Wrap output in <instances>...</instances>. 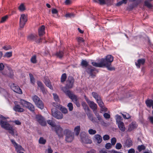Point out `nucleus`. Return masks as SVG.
Wrapping results in <instances>:
<instances>
[{"label": "nucleus", "instance_id": "obj_6", "mask_svg": "<svg viewBox=\"0 0 153 153\" xmlns=\"http://www.w3.org/2000/svg\"><path fill=\"white\" fill-rule=\"evenodd\" d=\"M80 136L81 141L82 143L85 144H91L92 143L91 140L88 138L85 132H82L80 133Z\"/></svg>", "mask_w": 153, "mask_h": 153}, {"label": "nucleus", "instance_id": "obj_63", "mask_svg": "<svg viewBox=\"0 0 153 153\" xmlns=\"http://www.w3.org/2000/svg\"><path fill=\"white\" fill-rule=\"evenodd\" d=\"M3 48L5 50L7 51L11 49V48L10 46H5L3 47Z\"/></svg>", "mask_w": 153, "mask_h": 153}, {"label": "nucleus", "instance_id": "obj_30", "mask_svg": "<svg viewBox=\"0 0 153 153\" xmlns=\"http://www.w3.org/2000/svg\"><path fill=\"white\" fill-rule=\"evenodd\" d=\"M61 90L65 94L68 96L69 94L71 91L69 90H67L66 87H62L61 88Z\"/></svg>", "mask_w": 153, "mask_h": 153}, {"label": "nucleus", "instance_id": "obj_27", "mask_svg": "<svg viewBox=\"0 0 153 153\" xmlns=\"http://www.w3.org/2000/svg\"><path fill=\"white\" fill-rule=\"evenodd\" d=\"M145 102L147 106L149 108H150L153 104V100H147Z\"/></svg>", "mask_w": 153, "mask_h": 153}, {"label": "nucleus", "instance_id": "obj_3", "mask_svg": "<svg viewBox=\"0 0 153 153\" xmlns=\"http://www.w3.org/2000/svg\"><path fill=\"white\" fill-rule=\"evenodd\" d=\"M53 105L56 107L53 108L51 110L52 115V116L56 119L60 120L62 119L63 118L62 114L56 108L59 107V105L55 103H54Z\"/></svg>", "mask_w": 153, "mask_h": 153}, {"label": "nucleus", "instance_id": "obj_13", "mask_svg": "<svg viewBox=\"0 0 153 153\" xmlns=\"http://www.w3.org/2000/svg\"><path fill=\"white\" fill-rule=\"evenodd\" d=\"M74 81V79L72 77H69L67 82V87L68 88H71L73 87Z\"/></svg>", "mask_w": 153, "mask_h": 153}, {"label": "nucleus", "instance_id": "obj_62", "mask_svg": "<svg viewBox=\"0 0 153 153\" xmlns=\"http://www.w3.org/2000/svg\"><path fill=\"white\" fill-rule=\"evenodd\" d=\"M58 11L56 9L53 8L52 10V14H58Z\"/></svg>", "mask_w": 153, "mask_h": 153}, {"label": "nucleus", "instance_id": "obj_7", "mask_svg": "<svg viewBox=\"0 0 153 153\" xmlns=\"http://www.w3.org/2000/svg\"><path fill=\"white\" fill-rule=\"evenodd\" d=\"M68 97L71 99L72 101L76 105V106L79 107L80 104L78 101V98L77 96L74 94L72 92L68 95Z\"/></svg>", "mask_w": 153, "mask_h": 153}, {"label": "nucleus", "instance_id": "obj_9", "mask_svg": "<svg viewBox=\"0 0 153 153\" xmlns=\"http://www.w3.org/2000/svg\"><path fill=\"white\" fill-rule=\"evenodd\" d=\"M54 129L56 133L59 137L63 136V130L59 125H56L55 126Z\"/></svg>", "mask_w": 153, "mask_h": 153}, {"label": "nucleus", "instance_id": "obj_51", "mask_svg": "<svg viewBox=\"0 0 153 153\" xmlns=\"http://www.w3.org/2000/svg\"><path fill=\"white\" fill-rule=\"evenodd\" d=\"M31 62L33 63H36V56H33L30 59Z\"/></svg>", "mask_w": 153, "mask_h": 153}, {"label": "nucleus", "instance_id": "obj_14", "mask_svg": "<svg viewBox=\"0 0 153 153\" xmlns=\"http://www.w3.org/2000/svg\"><path fill=\"white\" fill-rule=\"evenodd\" d=\"M85 99L88 105L92 109H97V106L96 104L94 102L89 100L87 98H85Z\"/></svg>", "mask_w": 153, "mask_h": 153}, {"label": "nucleus", "instance_id": "obj_48", "mask_svg": "<svg viewBox=\"0 0 153 153\" xmlns=\"http://www.w3.org/2000/svg\"><path fill=\"white\" fill-rule=\"evenodd\" d=\"M36 36V35L31 34L29 36L28 38L29 40H34Z\"/></svg>", "mask_w": 153, "mask_h": 153}, {"label": "nucleus", "instance_id": "obj_32", "mask_svg": "<svg viewBox=\"0 0 153 153\" xmlns=\"http://www.w3.org/2000/svg\"><path fill=\"white\" fill-rule=\"evenodd\" d=\"M82 105L86 112L90 111L88 107L85 102H83L82 103Z\"/></svg>", "mask_w": 153, "mask_h": 153}, {"label": "nucleus", "instance_id": "obj_1", "mask_svg": "<svg viewBox=\"0 0 153 153\" xmlns=\"http://www.w3.org/2000/svg\"><path fill=\"white\" fill-rule=\"evenodd\" d=\"M113 60V57L111 55H109L106 56L105 59L104 58L101 59L99 63L93 62L91 64L93 66L96 67H105L109 70H114V68L111 65V63Z\"/></svg>", "mask_w": 153, "mask_h": 153}, {"label": "nucleus", "instance_id": "obj_39", "mask_svg": "<svg viewBox=\"0 0 153 153\" xmlns=\"http://www.w3.org/2000/svg\"><path fill=\"white\" fill-rule=\"evenodd\" d=\"M96 100L100 107L102 108L103 107V103L100 98L99 99H98V100Z\"/></svg>", "mask_w": 153, "mask_h": 153}, {"label": "nucleus", "instance_id": "obj_42", "mask_svg": "<svg viewBox=\"0 0 153 153\" xmlns=\"http://www.w3.org/2000/svg\"><path fill=\"white\" fill-rule=\"evenodd\" d=\"M12 56V52H7L5 53L4 56L5 57H7V58H9L11 57Z\"/></svg>", "mask_w": 153, "mask_h": 153}, {"label": "nucleus", "instance_id": "obj_12", "mask_svg": "<svg viewBox=\"0 0 153 153\" xmlns=\"http://www.w3.org/2000/svg\"><path fill=\"white\" fill-rule=\"evenodd\" d=\"M93 141L96 144H99L102 141V137L99 134H96L94 137Z\"/></svg>", "mask_w": 153, "mask_h": 153}, {"label": "nucleus", "instance_id": "obj_41", "mask_svg": "<svg viewBox=\"0 0 153 153\" xmlns=\"http://www.w3.org/2000/svg\"><path fill=\"white\" fill-rule=\"evenodd\" d=\"M88 132L90 134L93 135L95 134L96 133V131L92 129H90L88 130Z\"/></svg>", "mask_w": 153, "mask_h": 153}, {"label": "nucleus", "instance_id": "obj_56", "mask_svg": "<svg viewBox=\"0 0 153 153\" xmlns=\"http://www.w3.org/2000/svg\"><path fill=\"white\" fill-rule=\"evenodd\" d=\"M145 149V147L144 146L142 145L140 146H138V149L139 152L143 150H144Z\"/></svg>", "mask_w": 153, "mask_h": 153}, {"label": "nucleus", "instance_id": "obj_47", "mask_svg": "<svg viewBox=\"0 0 153 153\" xmlns=\"http://www.w3.org/2000/svg\"><path fill=\"white\" fill-rule=\"evenodd\" d=\"M46 140L42 137H40L39 140V142L40 144H45Z\"/></svg>", "mask_w": 153, "mask_h": 153}, {"label": "nucleus", "instance_id": "obj_45", "mask_svg": "<svg viewBox=\"0 0 153 153\" xmlns=\"http://www.w3.org/2000/svg\"><path fill=\"white\" fill-rule=\"evenodd\" d=\"M67 106L69 110L70 111H72L73 110V105L71 103H69L68 104Z\"/></svg>", "mask_w": 153, "mask_h": 153}, {"label": "nucleus", "instance_id": "obj_4", "mask_svg": "<svg viewBox=\"0 0 153 153\" xmlns=\"http://www.w3.org/2000/svg\"><path fill=\"white\" fill-rule=\"evenodd\" d=\"M66 134L65 140L68 142H71L74 139V134L73 132L68 129H66L64 131Z\"/></svg>", "mask_w": 153, "mask_h": 153}, {"label": "nucleus", "instance_id": "obj_28", "mask_svg": "<svg viewBox=\"0 0 153 153\" xmlns=\"http://www.w3.org/2000/svg\"><path fill=\"white\" fill-rule=\"evenodd\" d=\"M80 126H77L74 128V132L76 135L78 136L79 134L80 131Z\"/></svg>", "mask_w": 153, "mask_h": 153}, {"label": "nucleus", "instance_id": "obj_23", "mask_svg": "<svg viewBox=\"0 0 153 153\" xmlns=\"http://www.w3.org/2000/svg\"><path fill=\"white\" fill-rule=\"evenodd\" d=\"M45 26L44 25L42 26L39 29V34L40 36H42L45 33Z\"/></svg>", "mask_w": 153, "mask_h": 153}, {"label": "nucleus", "instance_id": "obj_20", "mask_svg": "<svg viewBox=\"0 0 153 153\" xmlns=\"http://www.w3.org/2000/svg\"><path fill=\"white\" fill-rule=\"evenodd\" d=\"M86 113L89 119L92 122H95V118L93 117V115L90 113V111H89L88 112H86Z\"/></svg>", "mask_w": 153, "mask_h": 153}, {"label": "nucleus", "instance_id": "obj_43", "mask_svg": "<svg viewBox=\"0 0 153 153\" xmlns=\"http://www.w3.org/2000/svg\"><path fill=\"white\" fill-rule=\"evenodd\" d=\"M29 76L30 78V81L33 84H34L35 82V79L34 78L33 75L31 74H29Z\"/></svg>", "mask_w": 153, "mask_h": 153}, {"label": "nucleus", "instance_id": "obj_49", "mask_svg": "<svg viewBox=\"0 0 153 153\" xmlns=\"http://www.w3.org/2000/svg\"><path fill=\"white\" fill-rule=\"evenodd\" d=\"M8 18V16H5L4 17L2 18L0 22L1 23H3L6 21Z\"/></svg>", "mask_w": 153, "mask_h": 153}, {"label": "nucleus", "instance_id": "obj_18", "mask_svg": "<svg viewBox=\"0 0 153 153\" xmlns=\"http://www.w3.org/2000/svg\"><path fill=\"white\" fill-rule=\"evenodd\" d=\"M145 61V59H139L137 62H135L136 65L138 68H140V65L144 64Z\"/></svg>", "mask_w": 153, "mask_h": 153}, {"label": "nucleus", "instance_id": "obj_15", "mask_svg": "<svg viewBox=\"0 0 153 153\" xmlns=\"http://www.w3.org/2000/svg\"><path fill=\"white\" fill-rule=\"evenodd\" d=\"M137 124L135 122H132L130 124L128 127V131H130L136 128L137 126Z\"/></svg>", "mask_w": 153, "mask_h": 153}, {"label": "nucleus", "instance_id": "obj_25", "mask_svg": "<svg viewBox=\"0 0 153 153\" xmlns=\"http://www.w3.org/2000/svg\"><path fill=\"white\" fill-rule=\"evenodd\" d=\"M132 145V142L131 139H128L126 140L124 143V147H130Z\"/></svg>", "mask_w": 153, "mask_h": 153}, {"label": "nucleus", "instance_id": "obj_26", "mask_svg": "<svg viewBox=\"0 0 153 153\" xmlns=\"http://www.w3.org/2000/svg\"><path fill=\"white\" fill-rule=\"evenodd\" d=\"M35 105L41 109H43L44 108V104L41 100H39Z\"/></svg>", "mask_w": 153, "mask_h": 153}, {"label": "nucleus", "instance_id": "obj_29", "mask_svg": "<svg viewBox=\"0 0 153 153\" xmlns=\"http://www.w3.org/2000/svg\"><path fill=\"white\" fill-rule=\"evenodd\" d=\"M32 99L33 101L36 104L39 100L40 98L37 96L34 95L32 97Z\"/></svg>", "mask_w": 153, "mask_h": 153}, {"label": "nucleus", "instance_id": "obj_17", "mask_svg": "<svg viewBox=\"0 0 153 153\" xmlns=\"http://www.w3.org/2000/svg\"><path fill=\"white\" fill-rule=\"evenodd\" d=\"M11 89L14 91L19 94H22V92L21 90L19 87L18 86H15L14 85L11 87Z\"/></svg>", "mask_w": 153, "mask_h": 153}, {"label": "nucleus", "instance_id": "obj_36", "mask_svg": "<svg viewBox=\"0 0 153 153\" xmlns=\"http://www.w3.org/2000/svg\"><path fill=\"white\" fill-rule=\"evenodd\" d=\"M116 117V122L118 123H120V122H122L121 121L122 120V118L120 116L117 115Z\"/></svg>", "mask_w": 153, "mask_h": 153}, {"label": "nucleus", "instance_id": "obj_58", "mask_svg": "<svg viewBox=\"0 0 153 153\" xmlns=\"http://www.w3.org/2000/svg\"><path fill=\"white\" fill-rule=\"evenodd\" d=\"M103 116L106 119H109L110 117V115L107 113H105L103 114Z\"/></svg>", "mask_w": 153, "mask_h": 153}, {"label": "nucleus", "instance_id": "obj_35", "mask_svg": "<svg viewBox=\"0 0 153 153\" xmlns=\"http://www.w3.org/2000/svg\"><path fill=\"white\" fill-rule=\"evenodd\" d=\"M92 94L93 97L96 100H98V99H99L100 98L99 96V95L95 92H93L92 93Z\"/></svg>", "mask_w": 153, "mask_h": 153}, {"label": "nucleus", "instance_id": "obj_40", "mask_svg": "<svg viewBox=\"0 0 153 153\" xmlns=\"http://www.w3.org/2000/svg\"><path fill=\"white\" fill-rule=\"evenodd\" d=\"M53 98L56 102H58L59 101V99L57 95L56 94H53Z\"/></svg>", "mask_w": 153, "mask_h": 153}, {"label": "nucleus", "instance_id": "obj_33", "mask_svg": "<svg viewBox=\"0 0 153 153\" xmlns=\"http://www.w3.org/2000/svg\"><path fill=\"white\" fill-rule=\"evenodd\" d=\"M94 70L91 68H88L86 70L87 72L89 73L90 74V75L92 77H93L95 76V75L92 73V72Z\"/></svg>", "mask_w": 153, "mask_h": 153}, {"label": "nucleus", "instance_id": "obj_59", "mask_svg": "<svg viewBox=\"0 0 153 153\" xmlns=\"http://www.w3.org/2000/svg\"><path fill=\"white\" fill-rule=\"evenodd\" d=\"M111 141L112 145H114L116 143V138L114 137L111 139Z\"/></svg>", "mask_w": 153, "mask_h": 153}, {"label": "nucleus", "instance_id": "obj_57", "mask_svg": "<svg viewBox=\"0 0 153 153\" xmlns=\"http://www.w3.org/2000/svg\"><path fill=\"white\" fill-rule=\"evenodd\" d=\"M112 145L110 143H107L105 146V148L107 149H110Z\"/></svg>", "mask_w": 153, "mask_h": 153}, {"label": "nucleus", "instance_id": "obj_8", "mask_svg": "<svg viewBox=\"0 0 153 153\" xmlns=\"http://www.w3.org/2000/svg\"><path fill=\"white\" fill-rule=\"evenodd\" d=\"M27 21V16L25 14L21 15L19 20V25L21 28H23Z\"/></svg>", "mask_w": 153, "mask_h": 153}, {"label": "nucleus", "instance_id": "obj_60", "mask_svg": "<svg viewBox=\"0 0 153 153\" xmlns=\"http://www.w3.org/2000/svg\"><path fill=\"white\" fill-rule=\"evenodd\" d=\"M109 136L107 134L104 135L103 137V138L104 140H108L109 139Z\"/></svg>", "mask_w": 153, "mask_h": 153}, {"label": "nucleus", "instance_id": "obj_52", "mask_svg": "<svg viewBox=\"0 0 153 153\" xmlns=\"http://www.w3.org/2000/svg\"><path fill=\"white\" fill-rule=\"evenodd\" d=\"M19 9L21 11H23L25 10V7L23 4H22L19 7Z\"/></svg>", "mask_w": 153, "mask_h": 153}, {"label": "nucleus", "instance_id": "obj_54", "mask_svg": "<svg viewBox=\"0 0 153 153\" xmlns=\"http://www.w3.org/2000/svg\"><path fill=\"white\" fill-rule=\"evenodd\" d=\"M65 16L67 18H73L74 16V15L73 13H67L65 15Z\"/></svg>", "mask_w": 153, "mask_h": 153}, {"label": "nucleus", "instance_id": "obj_10", "mask_svg": "<svg viewBox=\"0 0 153 153\" xmlns=\"http://www.w3.org/2000/svg\"><path fill=\"white\" fill-rule=\"evenodd\" d=\"M36 120L42 126H45L46 125V122L44 118L41 116L38 115L36 117Z\"/></svg>", "mask_w": 153, "mask_h": 153}, {"label": "nucleus", "instance_id": "obj_46", "mask_svg": "<svg viewBox=\"0 0 153 153\" xmlns=\"http://www.w3.org/2000/svg\"><path fill=\"white\" fill-rule=\"evenodd\" d=\"M47 123L48 124L51 125L52 127L55 126V123L51 120H48L47 121Z\"/></svg>", "mask_w": 153, "mask_h": 153}, {"label": "nucleus", "instance_id": "obj_38", "mask_svg": "<svg viewBox=\"0 0 153 153\" xmlns=\"http://www.w3.org/2000/svg\"><path fill=\"white\" fill-rule=\"evenodd\" d=\"M66 74L65 73L63 74L62 75L61 78V82H64L66 80Z\"/></svg>", "mask_w": 153, "mask_h": 153}, {"label": "nucleus", "instance_id": "obj_44", "mask_svg": "<svg viewBox=\"0 0 153 153\" xmlns=\"http://www.w3.org/2000/svg\"><path fill=\"white\" fill-rule=\"evenodd\" d=\"M60 110L62 113L65 114H67L68 112L67 109L63 107H61L60 108Z\"/></svg>", "mask_w": 153, "mask_h": 153}, {"label": "nucleus", "instance_id": "obj_55", "mask_svg": "<svg viewBox=\"0 0 153 153\" xmlns=\"http://www.w3.org/2000/svg\"><path fill=\"white\" fill-rule=\"evenodd\" d=\"M122 147V145L121 143H117L116 144L115 147L117 149H120Z\"/></svg>", "mask_w": 153, "mask_h": 153}, {"label": "nucleus", "instance_id": "obj_2", "mask_svg": "<svg viewBox=\"0 0 153 153\" xmlns=\"http://www.w3.org/2000/svg\"><path fill=\"white\" fill-rule=\"evenodd\" d=\"M8 117H5L0 114V125L3 128L7 130L12 135L14 134V130L13 126L9 124L6 120Z\"/></svg>", "mask_w": 153, "mask_h": 153}, {"label": "nucleus", "instance_id": "obj_64", "mask_svg": "<svg viewBox=\"0 0 153 153\" xmlns=\"http://www.w3.org/2000/svg\"><path fill=\"white\" fill-rule=\"evenodd\" d=\"M99 153H110V152L107 153L105 149H102L100 150Z\"/></svg>", "mask_w": 153, "mask_h": 153}, {"label": "nucleus", "instance_id": "obj_22", "mask_svg": "<svg viewBox=\"0 0 153 153\" xmlns=\"http://www.w3.org/2000/svg\"><path fill=\"white\" fill-rule=\"evenodd\" d=\"M13 72L11 69L10 68H8L6 70V73H3V74L7 75L10 77H11L13 75Z\"/></svg>", "mask_w": 153, "mask_h": 153}, {"label": "nucleus", "instance_id": "obj_5", "mask_svg": "<svg viewBox=\"0 0 153 153\" xmlns=\"http://www.w3.org/2000/svg\"><path fill=\"white\" fill-rule=\"evenodd\" d=\"M20 103L24 107L28 108L31 111H33L34 110L33 105L30 103L21 99L20 101Z\"/></svg>", "mask_w": 153, "mask_h": 153}, {"label": "nucleus", "instance_id": "obj_53", "mask_svg": "<svg viewBox=\"0 0 153 153\" xmlns=\"http://www.w3.org/2000/svg\"><path fill=\"white\" fill-rule=\"evenodd\" d=\"M63 55V53L61 51H60L59 52L57 53H56V55L57 56V57L60 58H61L62 57Z\"/></svg>", "mask_w": 153, "mask_h": 153}, {"label": "nucleus", "instance_id": "obj_50", "mask_svg": "<svg viewBox=\"0 0 153 153\" xmlns=\"http://www.w3.org/2000/svg\"><path fill=\"white\" fill-rule=\"evenodd\" d=\"M81 64L82 66L86 67L88 65V63L85 60H82L81 63Z\"/></svg>", "mask_w": 153, "mask_h": 153}, {"label": "nucleus", "instance_id": "obj_11", "mask_svg": "<svg viewBox=\"0 0 153 153\" xmlns=\"http://www.w3.org/2000/svg\"><path fill=\"white\" fill-rule=\"evenodd\" d=\"M10 141L14 146L15 147L16 150L18 153L19 152H22L21 151H24V149L21 146L18 144L14 140L11 139Z\"/></svg>", "mask_w": 153, "mask_h": 153}, {"label": "nucleus", "instance_id": "obj_24", "mask_svg": "<svg viewBox=\"0 0 153 153\" xmlns=\"http://www.w3.org/2000/svg\"><path fill=\"white\" fill-rule=\"evenodd\" d=\"M118 126L119 129L122 132H124L125 130V127L124 123L123 122H120L118 123Z\"/></svg>", "mask_w": 153, "mask_h": 153}, {"label": "nucleus", "instance_id": "obj_61", "mask_svg": "<svg viewBox=\"0 0 153 153\" xmlns=\"http://www.w3.org/2000/svg\"><path fill=\"white\" fill-rule=\"evenodd\" d=\"M77 40L78 42L79 43L83 42L84 41V39L81 37H78L77 38Z\"/></svg>", "mask_w": 153, "mask_h": 153}, {"label": "nucleus", "instance_id": "obj_31", "mask_svg": "<svg viewBox=\"0 0 153 153\" xmlns=\"http://www.w3.org/2000/svg\"><path fill=\"white\" fill-rule=\"evenodd\" d=\"M141 2V0H140L137 1H136L134 2L130 6L131 8L132 9L134 7L137 6V5L140 3Z\"/></svg>", "mask_w": 153, "mask_h": 153}, {"label": "nucleus", "instance_id": "obj_37", "mask_svg": "<svg viewBox=\"0 0 153 153\" xmlns=\"http://www.w3.org/2000/svg\"><path fill=\"white\" fill-rule=\"evenodd\" d=\"M122 114L124 118L126 119H128L131 117V116L129 114L127 113H124Z\"/></svg>", "mask_w": 153, "mask_h": 153}, {"label": "nucleus", "instance_id": "obj_19", "mask_svg": "<svg viewBox=\"0 0 153 153\" xmlns=\"http://www.w3.org/2000/svg\"><path fill=\"white\" fill-rule=\"evenodd\" d=\"M44 82L46 86L49 88L50 89H53L50 81L48 78L45 77L44 78Z\"/></svg>", "mask_w": 153, "mask_h": 153}, {"label": "nucleus", "instance_id": "obj_34", "mask_svg": "<svg viewBox=\"0 0 153 153\" xmlns=\"http://www.w3.org/2000/svg\"><path fill=\"white\" fill-rule=\"evenodd\" d=\"M105 3L107 6H109L113 4V0H105Z\"/></svg>", "mask_w": 153, "mask_h": 153}, {"label": "nucleus", "instance_id": "obj_16", "mask_svg": "<svg viewBox=\"0 0 153 153\" xmlns=\"http://www.w3.org/2000/svg\"><path fill=\"white\" fill-rule=\"evenodd\" d=\"M37 84L39 88L43 94H45L47 91L45 89L43 84L40 81H38L37 82Z\"/></svg>", "mask_w": 153, "mask_h": 153}, {"label": "nucleus", "instance_id": "obj_21", "mask_svg": "<svg viewBox=\"0 0 153 153\" xmlns=\"http://www.w3.org/2000/svg\"><path fill=\"white\" fill-rule=\"evenodd\" d=\"M13 110L16 111L18 112H23L24 109L21 108V106L18 105H16L13 108Z\"/></svg>", "mask_w": 153, "mask_h": 153}]
</instances>
